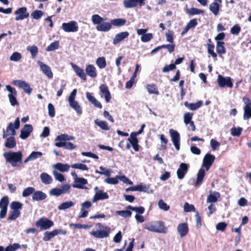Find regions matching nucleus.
I'll return each instance as SVG.
<instances>
[{
    "instance_id": "4c0bfd02",
    "label": "nucleus",
    "mask_w": 251,
    "mask_h": 251,
    "mask_svg": "<svg viewBox=\"0 0 251 251\" xmlns=\"http://www.w3.org/2000/svg\"><path fill=\"white\" fill-rule=\"evenodd\" d=\"M75 139V137L66 134H62L58 135L55 139V141L57 142H65L66 141L74 140Z\"/></svg>"
},
{
    "instance_id": "f3484780",
    "label": "nucleus",
    "mask_w": 251,
    "mask_h": 251,
    "mask_svg": "<svg viewBox=\"0 0 251 251\" xmlns=\"http://www.w3.org/2000/svg\"><path fill=\"white\" fill-rule=\"evenodd\" d=\"M215 159L214 155L210 153H206L203 159L202 166L205 167L206 171L209 170Z\"/></svg>"
},
{
    "instance_id": "a878e982",
    "label": "nucleus",
    "mask_w": 251,
    "mask_h": 251,
    "mask_svg": "<svg viewBox=\"0 0 251 251\" xmlns=\"http://www.w3.org/2000/svg\"><path fill=\"white\" fill-rule=\"evenodd\" d=\"M108 198L109 196L108 194L102 190H101L98 193H96L93 198L92 201L93 202H95L98 201L106 200Z\"/></svg>"
},
{
    "instance_id": "7c9ffc66",
    "label": "nucleus",
    "mask_w": 251,
    "mask_h": 251,
    "mask_svg": "<svg viewBox=\"0 0 251 251\" xmlns=\"http://www.w3.org/2000/svg\"><path fill=\"white\" fill-rule=\"evenodd\" d=\"M40 178L41 182L45 185L50 184L53 181L52 177L47 173L41 174Z\"/></svg>"
},
{
    "instance_id": "49530a36",
    "label": "nucleus",
    "mask_w": 251,
    "mask_h": 251,
    "mask_svg": "<svg viewBox=\"0 0 251 251\" xmlns=\"http://www.w3.org/2000/svg\"><path fill=\"white\" fill-rule=\"evenodd\" d=\"M146 87L150 94L159 95V91L154 84H147Z\"/></svg>"
},
{
    "instance_id": "f8f14e48",
    "label": "nucleus",
    "mask_w": 251,
    "mask_h": 251,
    "mask_svg": "<svg viewBox=\"0 0 251 251\" xmlns=\"http://www.w3.org/2000/svg\"><path fill=\"white\" fill-rule=\"evenodd\" d=\"M16 15L15 20L17 21L23 20L29 17V13L27 12V8L25 7H22L18 8L14 12Z\"/></svg>"
},
{
    "instance_id": "58836bf2",
    "label": "nucleus",
    "mask_w": 251,
    "mask_h": 251,
    "mask_svg": "<svg viewBox=\"0 0 251 251\" xmlns=\"http://www.w3.org/2000/svg\"><path fill=\"white\" fill-rule=\"evenodd\" d=\"M198 25L197 20L193 19L191 20L184 28L182 34L186 33L190 29L195 27Z\"/></svg>"
},
{
    "instance_id": "1a4fd4ad",
    "label": "nucleus",
    "mask_w": 251,
    "mask_h": 251,
    "mask_svg": "<svg viewBox=\"0 0 251 251\" xmlns=\"http://www.w3.org/2000/svg\"><path fill=\"white\" fill-rule=\"evenodd\" d=\"M169 134L172 142L176 149L177 151H179L180 150V136L179 133L176 130L173 129H170Z\"/></svg>"
},
{
    "instance_id": "f257e3e1",
    "label": "nucleus",
    "mask_w": 251,
    "mask_h": 251,
    "mask_svg": "<svg viewBox=\"0 0 251 251\" xmlns=\"http://www.w3.org/2000/svg\"><path fill=\"white\" fill-rule=\"evenodd\" d=\"M144 228L152 232L166 233L168 228L165 226V223L162 221H154L145 224Z\"/></svg>"
},
{
    "instance_id": "39448f33",
    "label": "nucleus",
    "mask_w": 251,
    "mask_h": 251,
    "mask_svg": "<svg viewBox=\"0 0 251 251\" xmlns=\"http://www.w3.org/2000/svg\"><path fill=\"white\" fill-rule=\"evenodd\" d=\"M76 89H74L68 98V101L70 107L73 109L76 114L80 116L82 114V110L78 102L75 100L76 95Z\"/></svg>"
},
{
    "instance_id": "bf43d9fd",
    "label": "nucleus",
    "mask_w": 251,
    "mask_h": 251,
    "mask_svg": "<svg viewBox=\"0 0 251 251\" xmlns=\"http://www.w3.org/2000/svg\"><path fill=\"white\" fill-rule=\"evenodd\" d=\"M35 191V189L33 187H28L24 189L22 193V196L23 197H27L30 195L31 194H33L34 192Z\"/></svg>"
},
{
    "instance_id": "4468645a",
    "label": "nucleus",
    "mask_w": 251,
    "mask_h": 251,
    "mask_svg": "<svg viewBox=\"0 0 251 251\" xmlns=\"http://www.w3.org/2000/svg\"><path fill=\"white\" fill-rule=\"evenodd\" d=\"M9 204L8 198L4 196L1 198L0 201V219H3L5 217L7 213V207Z\"/></svg>"
},
{
    "instance_id": "0eeeda50",
    "label": "nucleus",
    "mask_w": 251,
    "mask_h": 251,
    "mask_svg": "<svg viewBox=\"0 0 251 251\" xmlns=\"http://www.w3.org/2000/svg\"><path fill=\"white\" fill-rule=\"evenodd\" d=\"M99 227L101 229L100 230L92 231L90 234L97 238H104L107 237L110 232V228L108 226H103L101 224H99Z\"/></svg>"
},
{
    "instance_id": "b1692460",
    "label": "nucleus",
    "mask_w": 251,
    "mask_h": 251,
    "mask_svg": "<svg viewBox=\"0 0 251 251\" xmlns=\"http://www.w3.org/2000/svg\"><path fill=\"white\" fill-rule=\"evenodd\" d=\"M55 146L59 148H63L66 150H73L76 148V146L69 142H57Z\"/></svg>"
},
{
    "instance_id": "864d4df0",
    "label": "nucleus",
    "mask_w": 251,
    "mask_h": 251,
    "mask_svg": "<svg viewBox=\"0 0 251 251\" xmlns=\"http://www.w3.org/2000/svg\"><path fill=\"white\" fill-rule=\"evenodd\" d=\"M27 50L31 53L33 58L36 56L38 51V48L36 46H29L27 47Z\"/></svg>"
},
{
    "instance_id": "f03ea898",
    "label": "nucleus",
    "mask_w": 251,
    "mask_h": 251,
    "mask_svg": "<svg viewBox=\"0 0 251 251\" xmlns=\"http://www.w3.org/2000/svg\"><path fill=\"white\" fill-rule=\"evenodd\" d=\"M6 162L9 163L12 167H17L22 162L23 154L22 151H8L3 154Z\"/></svg>"
},
{
    "instance_id": "a211bd4d",
    "label": "nucleus",
    "mask_w": 251,
    "mask_h": 251,
    "mask_svg": "<svg viewBox=\"0 0 251 251\" xmlns=\"http://www.w3.org/2000/svg\"><path fill=\"white\" fill-rule=\"evenodd\" d=\"M129 33L127 31H123L116 34L113 39V44L117 45L126 39L129 36Z\"/></svg>"
},
{
    "instance_id": "603ef678",
    "label": "nucleus",
    "mask_w": 251,
    "mask_h": 251,
    "mask_svg": "<svg viewBox=\"0 0 251 251\" xmlns=\"http://www.w3.org/2000/svg\"><path fill=\"white\" fill-rule=\"evenodd\" d=\"M71 168L79 169L81 171H88L89 170L88 167L83 163H75L71 165Z\"/></svg>"
},
{
    "instance_id": "bb28decb",
    "label": "nucleus",
    "mask_w": 251,
    "mask_h": 251,
    "mask_svg": "<svg viewBox=\"0 0 251 251\" xmlns=\"http://www.w3.org/2000/svg\"><path fill=\"white\" fill-rule=\"evenodd\" d=\"M177 231L180 236L182 238L186 236L188 233L189 229L188 225L186 223H181L178 225Z\"/></svg>"
},
{
    "instance_id": "4be33fe9",
    "label": "nucleus",
    "mask_w": 251,
    "mask_h": 251,
    "mask_svg": "<svg viewBox=\"0 0 251 251\" xmlns=\"http://www.w3.org/2000/svg\"><path fill=\"white\" fill-rule=\"evenodd\" d=\"M33 129L31 125H25L24 127L21 129L20 137L22 139H25L30 135Z\"/></svg>"
},
{
    "instance_id": "412c9836",
    "label": "nucleus",
    "mask_w": 251,
    "mask_h": 251,
    "mask_svg": "<svg viewBox=\"0 0 251 251\" xmlns=\"http://www.w3.org/2000/svg\"><path fill=\"white\" fill-rule=\"evenodd\" d=\"M37 64L39 65L41 71L49 78L51 79L53 77V74L50 68L47 65L44 64L41 61H38Z\"/></svg>"
},
{
    "instance_id": "4d7b16f0",
    "label": "nucleus",
    "mask_w": 251,
    "mask_h": 251,
    "mask_svg": "<svg viewBox=\"0 0 251 251\" xmlns=\"http://www.w3.org/2000/svg\"><path fill=\"white\" fill-rule=\"evenodd\" d=\"M43 15L44 12L42 11L36 10L32 12L31 14V17L35 20H38L40 19Z\"/></svg>"
},
{
    "instance_id": "6e6d98bb",
    "label": "nucleus",
    "mask_w": 251,
    "mask_h": 251,
    "mask_svg": "<svg viewBox=\"0 0 251 251\" xmlns=\"http://www.w3.org/2000/svg\"><path fill=\"white\" fill-rule=\"evenodd\" d=\"M71 187L70 184H66L62 185L60 187H59L60 188L61 195L70 193Z\"/></svg>"
},
{
    "instance_id": "9d476101",
    "label": "nucleus",
    "mask_w": 251,
    "mask_h": 251,
    "mask_svg": "<svg viewBox=\"0 0 251 251\" xmlns=\"http://www.w3.org/2000/svg\"><path fill=\"white\" fill-rule=\"evenodd\" d=\"M62 28L66 32H75L78 30V24L75 21L64 23L62 25Z\"/></svg>"
},
{
    "instance_id": "09e8293b",
    "label": "nucleus",
    "mask_w": 251,
    "mask_h": 251,
    "mask_svg": "<svg viewBox=\"0 0 251 251\" xmlns=\"http://www.w3.org/2000/svg\"><path fill=\"white\" fill-rule=\"evenodd\" d=\"M224 42L218 41L216 45V50L219 54H223L226 53V49L224 46Z\"/></svg>"
},
{
    "instance_id": "de8ad7c7",
    "label": "nucleus",
    "mask_w": 251,
    "mask_h": 251,
    "mask_svg": "<svg viewBox=\"0 0 251 251\" xmlns=\"http://www.w3.org/2000/svg\"><path fill=\"white\" fill-rule=\"evenodd\" d=\"M157 136L160 140L161 147L163 150L167 149V145L168 142V140L165 137L164 134H158Z\"/></svg>"
},
{
    "instance_id": "9b49d317",
    "label": "nucleus",
    "mask_w": 251,
    "mask_h": 251,
    "mask_svg": "<svg viewBox=\"0 0 251 251\" xmlns=\"http://www.w3.org/2000/svg\"><path fill=\"white\" fill-rule=\"evenodd\" d=\"M243 100L245 104L244 107L243 119L246 120L251 117V100L248 98L244 97Z\"/></svg>"
},
{
    "instance_id": "423d86ee",
    "label": "nucleus",
    "mask_w": 251,
    "mask_h": 251,
    "mask_svg": "<svg viewBox=\"0 0 251 251\" xmlns=\"http://www.w3.org/2000/svg\"><path fill=\"white\" fill-rule=\"evenodd\" d=\"M20 127V119L18 117L16 118L14 124L10 123L6 129H3V138H5L9 135L14 136L16 135V129H17Z\"/></svg>"
},
{
    "instance_id": "338daca9",
    "label": "nucleus",
    "mask_w": 251,
    "mask_h": 251,
    "mask_svg": "<svg viewBox=\"0 0 251 251\" xmlns=\"http://www.w3.org/2000/svg\"><path fill=\"white\" fill-rule=\"evenodd\" d=\"M153 38V35L152 33H145L143 36H141V40L142 42H148L151 40Z\"/></svg>"
},
{
    "instance_id": "c756f323",
    "label": "nucleus",
    "mask_w": 251,
    "mask_h": 251,
    "mask_svg": "<svg viewBox=\"0 0 251 251\" xmlns=\"http://www.w3.org/2000/svg\"><path fill=\"white\" fill-rule=\"evenodd\" d=\"M47 198V195L41 191H34L32 195V200L34 201H41Z\"/></svg>"
},
{
    "instance_id": "e433bc0d",
    "label": "nucleus",
    "mask_w": 251,
    "mask_h": 251,
    "mask_svg": "<svg viewBox=\"0 0 251 251\" xmlns=\"http://www.w3.org/2000/svg\"><path fill=\"white\" fill-rule=\"evenodd\" d=\"M202 105V101L201 100L196 103H189L187 101L184 103V105L191 110H196L201 107Z\"/></svg>"
},
{
    "instance_id": "c03bdc74",
    "label": "nucleus",
    "mask_w": 251,
    "mask_h": 251,
    "mask_svg": "<svg viewBox=\"0 0 251 251\" xmlns=\"http://www.w3.org/2000/svg\"><path fill=\"white\" fill-rule=\"evenodd\" d=\"M94 123L102 130L106 131L109 130L108 124L105 121H100L98 119H96L94 121Z\"/></svg>"
},
{
    "instance_id": "680f3d73",
    "label": "nucleus",
    "mask_w": 251,
    "mask_h": 251,
    "mask_svg": "<svg viewBox=\"0 0 251 251\" xmlns=\"http://www.w3.org/2000/svg\"><path fill=\"white\" fill-rule=\"evenodd\" d=\"M119 176H116L115 177H108L104 179V181L109 184H116L119 182Z\"/></svg>"
},
{
    "instance_id": "f704fd0d",
    "label": "nucleus",
    "mask_w": 251,
    "mask_h": 251,
    "mask_svg": "<svg viewBox=\"0 0 251 251\" xmlns=\"http://www.w3.org/2000/svg\"><path fill=\"white\" fill-rule=\"evenodd\" d=\"M128 141L131 144L135 151H139V145L136 136H135L133 134H130V137L128 138Z\"/></svg>"
},
{
    "instance_id": "20e7f679",
    "label": "nucleus",
    "mask_w": 251,
    "mask_h": 251,
    "mask_svg": "<svg viewBox=\"0 0 251 251\" xmlns=\"http://www.w3.org/2000/svg\"><path fill=\"white\" fill-rule=\"evenodd\" d=\"M23 204L19 201H13L10 203V208L12 211L10 212L7 218L8 221H14L21 215L20 210Z\"/></svg>"
},
{
    "instance_id": "ea45409f",
    "label": "nucleus",
    "mask_w": 251,
    "mask_h": 251,
    "mask_svg": "<svg viewBox=\"0 0 251 251\" xmlns=\"http://www.w3.org/2000/svg\"><path fill=\"white\" fill-rule=\"evenodd\" d=\"M16 145V142L14 136H11L6 139L5 146L9 149L14 148Z\"/></svg>"
},
{
    "instance_id": "c85d7f7f",
    "label": "nucleus",
    "mask_w": 251,
    "mask_h": 251,
    "mask_svg": "<svg viewBox=\"0 0 251 251\" xmlns=\"http://www.w3.org/2000/svg\"><path fill=\"white\" fill-rule=\"evenodd\" d=\"M85 71L86 74L92 78H95L97 76L96 69L93 65L89 64L87 65Z\"/></svg>"
},
{
    "instance_id": "052dcab7",
    "label": "nucleus",
    "mask_w": 251,
    "mask_h": 251,
    "mask_svg": "<svg viewBox=\"0 0 251 251\" xmlns=\"http://www.w3.org/2000/svg\"><path fill=\"white\" fill-rule=\"evenodd\" d=\"M116 213L124 217V218H129L130 217L132 214V213L129 210H119V211H116Z\"/></svg>"
},
{
    "instance_id": "69168bd1",
    "label": "nucleus",
    "mask_w": 251,
    "mask_h": 251,
    "mask_svg": "<svg viewBox=\"0 0 251 251\" xmlns=\"http://www.w3.org/2000/svg\"><path fill=\"white\" fill-rule=\"evenodd\" d=\"M159 208L164 211H167L169 210L170 206L166 203H165L162 200L159 201L158 203Z\"/></svg>"
},
{
    "instance_id": "0e129e2a",
    "label": "nucleus",
    "mask_w": 251,
    "mask_h": 251,
    "mask_svg": "<svg viewBox=\"0 0 251 251\" xmlns=\"http://www.w3.org/2000/svg\"><path fill=\"white\" fill-rule=\"evenodd\" d=\"M127 209L132 210L136 212L142 214L145 212V208L142 206L140 207H133L130 205L127 206Z\"/></svg>"
},
{
    "instance_id": "393cba45",
    "label": "nucleus",
    "mask_w": 251,
    "mask_h": 251,
    "mask_svg": "<svg viewBox=\"0 0 251 251\" xmlns=\"http://www.w3.org/2000/svg\"><path fill=\"white\" fill-rule=\"evenodd\" d=\"M99 88L100 92L104 95L105 101L107 102H109L111 97L108 87L105 84H101Z\"/></svg>"
},
{
    "instance_id": "7ed1b4c3",
    "label": "nucleus",
    "mask_w": 251,
    "mask_h": 251,
    "mask_svg": "<svg viewBox=\"0 0 251 251\" xmlns=\"http://www.w3.org/2000/svg\"><path fill=\"white\" fill-rule=\"evenodd\" d=\"M91 20L94 25H97L96 29L98 31L107 32L111 28V24L108 22H102L103 19L98 14L93 15Z\"/></svg>"
},
{
    "instance_id": "6e6552de",
    "label": "nucleus",
    "mask_w": 251,
    "mask_h": 251,
    "mask_svg": "<svg viewBox=\"0 0 251 251\" xmlns=\"http://www.w3.org/2000/svg\"><path fill=\"white\" fill-rule=\"evenodd\" d=\"M36 226L40 230H47L52 227L54 224L50 220L47 218H41L36 222Z\"/></svg>"
},
{
    "instance_id": "5701e85b",
    "label": "nucleus",
    "mask_w": 251,
    "mask_h": 251,
    "mask_svg": "<svg viewBox=\"0 0 251 251\" xmlns=\"http://www.w3.org/2000/svg\"><path fill=\"white\" fill-rule=\"evenodd\" d=\"M71 65L76 75L82 80H86L87 77L86 74L85 73L84 71L80 67L74 64L73 63H71Z\"/></svg>"
},
{
    "instance_id": "473e14b6",
    "label": "nucleus",
    "mask_w": 251,
    "mask_h": 251,
    "mask_svg": "<svg viewBox=\"0 0 251 251\" xmlns=\"http://www.w3.org/2000/svg\"><path fill=\"white\" fill-rule=\"evenodd\" d=\"M53 167L61 172H68L70 168L71 167V165L67 164H63L61 163H57L53 165Z\"/></svg>"
},
{
    "instance_id": "dca6fc26",
    "label": "nucleus",
    "mask_w": 251,
    "mask_h": 251,
    "mask_svg": "<svg viewBox=\"0 0 251 251\" xmlns=\"http://www.w3.org/2000/svg\"><path fill=\"white\" fill-rule=\"evenodd\" d=\"M146 0H124L123 4L126 8H131L136 7L138 5L142 6L145 4Z\"/></svg>"
},
{
    "instance_id": "3c124183",
    "label": "nucleus",
    "mask_w": 251,
    "mask_h": 251,
    "mask_svg": "<svg viewBox=\"0 0 251 251\" xmlns=\"http://www.w3.org/2000/svg\"><path fill=\"white\" fill-rule=\"evenodd\" d=\"M186 12L187 14L190 15H195L203 14L204 11L202 10L193 7L189 9H187Z\"/></svg>"
},
{
    "instance_id": "a18cd8bd",
    "label": "nucleus",
    "mask_w": 251,
    "mask_h": 251,
    "mask_svg": "<svg viewBox=\"0 0 251 251\" xmlns=\"http://www.w3.org/2000/svg\"><path fill=\"white\" fill-rule=\"evenodd\" d=\"M75 203L72 201H67L63 202L58 206V209L59 210H65L73 207Z\"/></svg>"
},
{
    "instance_id": "2f4dec72",
    "label": "nucleus",
    "mask_w": 251,
    "mask_h": 251,
    "mask_svg": "<svg viewBox=\"0 0 251 251\" xmlns=\"http://www.w3.org/2000/svg\"><path fill=\"white\" fill-rule=\"evenodd\" d=\"M43 153L40 151H32L29 156L25 160L24 163H27L28 162L33 161L42 156Z\"/></svg>"
},
{
    "instance_id": "6ab92c4d",
    "label": "nucleus",
    "mask_w": 251,
    "mask_h": 251,
    "mask_svg": "<svg viewBox=\"0 0 251 251\" xmlns=\"http://www.w3.org/2000/svg\"><path fill=\"white\" fill-rule=\"evenodd\" d=\"M189 168V165L184 163L180 164L178 169L177 170V176L178 179H182L185 175L187 174Z\"/></svg>"
},
{
    "instance_id": "13d9d810",
    "label": "nucleus",
    "mask_w": 251,
    "mask_h": 251,
    "mask_svg": "<svg viewBox=\"0 0 251 251\" xmlns=\"http://www.w3.org/2000/svg\"><path fill=\"white\" fill-rule=\"evenodd\" d=\"M21 247L18 243L10 244L5 248V251H16Z\"/></svg>"
},
{
    "instance_id": "37998d69",
    "label": "nucleus",
    "mask_w": 251,
    "mask_h": 251,
    "mask_svg": "<svg viewBox=\"0 0 251 251\" xmlns=\"http://www.w3.org/2000/svg\"><path fill=\"white\" fill-rule=\"evenodd\" d=\"M126 20L122 18H118L112 20L110 24L111 25H113L115 26H121L126 24Z\"/></svg>"
},
{
    "instance_id": "72a5a7b5",
    "label": "nucleus",
    "mask_w": 251,
    "mask_h": 251,
    "mask_svg": "<svg viewBox=\"0 0 251 251\" xmlns=\"http://www.w3.org/2000/svg\"><path fill=\"white\" fill-rule=\"evenodd\" d=\"M205 174V171L203 169L199 170L197 175V180L195 184V186H199L202 183Z\"/></svg>"
},
{
    "instance_id": "79ce46f5",
    "label": "nucleus",
    "mask_w": 251,
    "mask_h": 251,
    "mask_svg": "<svg viewBox=\"0 0 251 251\" xmlns=\"http://www.w3.org/2000/svg\"><path fill=\"white\" fill-rule=\"evenodd\" d=\"M208 43L207 44V49L208 53L210 54L213 58H216L217 55L214 51L215 46L213 44H211V41L210 39L208 40Z\"/></svg>"
},
{
    "instance_id": "774afa93",
    "label": "nucleus",
    "mask_w": 251,
    "mask_h": 251,
    "mask_svg": "<svg viewBox=\"0 0 251 251\" xmlns=\"http://www.w3.org/2000/svg\"><path fill=\"white\" fill-rule=\"evenodd\" d=\"M174 32L169 30L165 35L167 41L173 44L174 43Z\"/></svg>"
},
{
    "instance_id": "e2e57ef3",
    "label": "nucleus",
    "mask_w": 251,
    "mask_h": 251,
    "mask_svg": "<svg viewBox=\"0 0 251 251\" xmlns=\"http://www.w3.org/2000/svg\"><path fill=\"white\" fill-rule=\"evenodd\" d=\"M55 236L54 230L51 232L47 231L44 233L43 240L44 241H48Z\"/></svg>"
},
{
    "instance_id": "a19ab883",
    "label": "nucleus",
    "mask_w": 251,
    "mask_h": 251,
    "mask_svg": "<svg viewBox=\"0 0 251 251\" xmlns=\"http://www.w3.org/2000/svg\"><path fill=\"white\" fill-rule=\"evenodd\" d=\"M146 188V185L140 184L139 185H135L132 187H130L129 188H126V192H128L129 191L142 192L145 191Z\"/></svg>"
},
{
    "instance_id": "5fc2aeb1",
    "label": "nucleus",
    "mask_w": 251,
    "mask_h": 251,
    "mask_svg": "<svg viewBox=\"0 0 251 251\" xmlns=\"http://www.w3.org/2000/svg\"><path fill=\"white\" fill-rule=\"evenodd\" d=\"M59 46V43L58 41H55L51 43L48 47L46 48L47 51H51L56 50L58 49Z\"/></svg>"
},
{
    "instance_id": "cd10ccee",
    "label": "nucleus",
    "mask_w": 251,
    "mask_h": 251,
    "mask_svg": "<svg viewBox=\"0 0 251 251\" xmlns=\"http://www.w3.org/2000/svg\"><path fill=\"white\" fill-rule=\"evenodd\" d=\"M220 197V194L216 191H210L209 195L207 197V203L216 202Z\"/></svg>"
},
{
    "instance_id": "ddd939ff",
    "label": "nucleus",
    "mask_w": 251,
    "mask_h": 251,
    "mask_svg": "<svg viewBox=\"0 0 251 251\" xmlns=\"http://www.w3.org/2000/svg\"><path fill=\"white\" fill-rule=\"evenodd\" d=\"M217 82L219 86L222 88L225 86L231 88L233 86V83L230 77H224L221 75H219L218 76Z\"/></svg>"
},
{
    "instance_id": "c9c22d12",
    "label": "nucleus",
    "mask_w": 251,
    "mask_h": 251,
    "mask_svg": "<svg viewBox=\"0 0 251 251\" xmlns=\"http://www.w3.org/2000/svg\"><path fill=\"white\" fill-rule=\"evenodd\" d=\"M220 4L218 2H213L209 5V10L215 16L219 14Z\"/></svg>"
},
{
    "instance_id": "aec40b11",
    "label": "nucleus",
    "mask_w": 251,
    "mask_h": 251,
    "mask_svg": "<svg viewBox=\"0 0 251 251\" xmlns=\"http://www.w3.org/2000/svg\"><path fill=\"white\" fill-rule=\"evenodd\" d=\"M74 183L73 184V187L75 188L85 189L87 187L85 185L88 184V181L86 179L78 177L76 178L74 181Z\"/></svg>"
},
{
    "instance_id": "2eb2a0df",
    "label": "nucleus",
    "mask_w": 251,
    "mask_h": 251,
    "mask_svg": "<svg viewBox=\"0 0 251 251\" xmlns=\"http://www.w3.org/2000/svg\"><path fill=\"white\" fill-rule=\"evenodd\" d=\"M12 83L14 85L23 89L27 94H31L32 89L30 88V85L25 81L22 80H15L12 81Z\"/></svg>"
},
{
    "instance_id": "8fccbe9b",
    "label": "nucleus",
    "mask_w": 251,
    "mask_h": 251,
    "mask_svg": "<svg viewBox=\"0 0 251 251\" xmlns=\"http://www.w3.org/2000/svg\"><path fill=\"white\" fill-rule=\"evenodd\" d=\"M96 63L100 69H103L106 67V63L104 57H100L97 59Z\"/></svg>"
}]
</instances>
